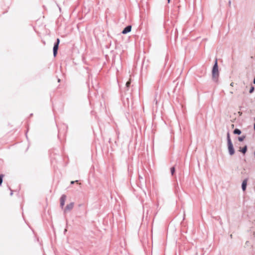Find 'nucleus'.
Listing matches in <instances>:
<instances>
[{
    "mask_svg": "<svg viewBox=\"0 0 255 255\" xmlns=\"http://www.w3.org/2000/svg\"><path fill=\"white\" fill-rule=\"evenodd\" d=\"M219 76V71L218 67L217 60H216L215 64L212 69V77L215 81H217Z\"/></svg>",
    "mask_w": 255,
    "mask_h": 255,
    "instance_id": "1",
    "label": "nucleus"
},
{
    "mask_svg": "<svg viewBox=\"0 0 255 255\" xmlns=\"http://www.w3.org/2000/svg\"><path fill=\"white\" fill-rule=\"evenodd\" d=\"M59 42H60V40L59 38H57L56 40V42L54 43L53 49V55L54 57H55L57 55Z\"/></svg>",
    "mask_w": 255,
    "mask_h": 255,
    "instance_id": "2",
    "label": "nucleus"
},
{
    "mask_svg": "<svg viewBox=\"0 0 255 255\" xmlns=\"http://www.w3.org/2000/svg\"><path fill=\"white\" fill-rule=\"evenodd\" d=\"M227 145L230 155H233L235 153V150L232 142L227 143Z\"/></svg>",
    "mask_w": 255,
    "mask_h": 255,
    "instance_id": "3",
    "label": "nucleus"
},
{
    "mask_svg": "<svg viewBox=\"0 0 255 255\" xmlns=\"http://www.w3.org/2000/svg\"><path fill=\"white\" fill-rule=\"evenodd\" d=\"M74 205V203L73 202H71L70 204H67L64 209V212L66 213L71 210L73 208Z\"/></svg>",
    "mask_w": 255,
    "mask_h": 255,
    "instance_id": "4",
    "label": "nucleus"
},
{
    "mask_svg": "<svg viewBox=\"0 0 255 255\" xmlns=\"http://www.w3.org/2000/svg\"><path fill=\"white\" fill-rule=\"evenodd\" d=\"M66 200V196L64 194L62 195L60 199V207L63 208L65 204V201Z\"/></svg>",
    "mask_w": 255,
    "mask_h": 255,
    "instance_id": "5",
    "label": "nucleus"
},
{
    "mask_svg": "<svg viewBox=\"0 0 255 255\" xmlns=\"http://www.w3.org/2000/svg\"><path fill=\"white\" fill-rule=\"evenodd\" d=\"M131 25H128L126 26L124 30L122 31V33L123 34H126L131 31Z\"/></svg>",
    "mask_w": 255,
    "mask_h": 255,
    "instance_id": "6",
    "label": "nucleus"
},
{
    "mask_svg": "<svg viewBox=\"0 0 255 255\" xmlns=\"http://www.w3.org/2000/svg\"><path fill=\"white\" fill-rule=\"evenodd\" d=\"M247 179H245L242 184V188L243 191H245L247 188Z\"/></svg>",
    "mask_w": 255,
    "mask_h": 255,
    "instance_id": "7",
    "label": "nucleus"
},
{
    "mask_svg": "<svg viewBox=\"0 0 255 255\" xmlns=\"http://www.w3.org/2000/svg\"><path fill=\"white\" fill-rule=\"evenodd\" d=\"M233 133L235 134H240L241 133V131L240 129H238V128H236L234 129V131H233Z\"/></svg>",
    "mask_w": 255,
    "mask_h": 255,
    "instance_id": "8",
    "label": "nucleus"
},
{
    "mask_svg": "<svg viewBox=\"0 0 255 255\" xmlns=\"http://www.w3.org/2000/svg\"><path fill=\"white\" fill-rule=\"evenodd\" d=\"M247 151V146L245 145L242 149L240 150V151L245 154Z\"/></svg>",
    "mask_w": 255,
    "mask_h": 255,
    "instance_id": "9",
    "label": "nucleus"
},
{
    "mask_svg": "<svg viewBox=\"0 0 255 255\" xmlns=\"http://www.w3.org/2000/svg\"><path fill=\"white\" fill-rule=\"evenodd\" d=\"M227 143L232 142V140L230 138V133L228 132L227 134Z\"/></svg>",
    "mask_w": 255,
    "mask_h": 255,
    "instance_id": "10",
    "label": "nucleus"
},
{
    "mask_svg": "<svg viewBox=\"0 0 255 255\" xmlns=\"http://www.w3.org/2000/svg\"><path fill=\"white\" fill-rule=\"evenodd\" d=\"M246 138V136L245 135H243L242 136H240L238 137V140L240 141H243Z\"/></svg>",
    "mask_w": 255,
    "mask_h": 255,
    "instance_id": "11",
    "label": "nucleus"
},
{
    "mask_svg": "<svg viewBox=\"0 0 255 255\" xmlns=\"http://www.w3.org/2000/svg\"><path fill=\"white\" fill-rule=\"evenodd\" d=\"M170 171H171V174L173 175V174L175 172V168H174V167H172L171 168Z\"/></svg>",
    "mask_w": 255,
    "mask_h": 255,
    "instance_id": "12",
    "label": "nucleus"
},
{
    "mask_svg": "<svg viewBox=\"0 0 255 255\" xmlns=\"http://www.w3.org/2000/svg\"><path fill=\"white\" fill-rule=\"evenodd\" d=\"M2 177L3 175H0V185H1L2 183Z\"/></svg>",
    "mask_w": 255,
    "mask_h": 255,
    "instance_id": "13",
    "label": "nucleus"
},
{
    "mask_svg": "<svg viewBox=\"0 0 255 255\" xmlns=\"http://www.w3.org/2000/svg\"><path fill=\"white\" fill-rule=\"evenodd\" d=\"M254 87L253 86H252L249 91L250 93H252L254 92Z\"/></svg>",
    "mask_w": 255,
    "mask_h": 255,
    "instance_id": "14",
    "label": "nucleus"
},
{
    "mask_svg": "<svg viewBox=\"0 0 255 255\" xmlns=\"http://www.w3.org/2000/svg\"><path fill=\"white\" fill-rule=\"evenodd\" d=\"M130 81H128L126 83V87H128V88L130 86Z\"/></svg>",
    "mask_w": 255,
    "mask_h": 255,
    "instance_id": "15",
    "label": "nucleus"
},
{
    "mask_svg": "<svg viewBox=\"0 0 255 255\" xmlns=\"http://www.w3.org/2000/svg\"><path fill=\"white\" fill-rule=\"evenodd\" d=\"M154 102H155V104L157 105L158 101L156 99V98H155Z\"/></svg>",
    "mask_w": 255,
    "mask_h": 255,
    "instance_id": "16",
    "label": "nucleus"
},
{
    "mask_svg": "<svg viewBox=\"0 0 255 255\" xmlns=\"http://www.w3.org/2000/svg\"><path fill=\"white\" fill-rule=\"evenodd\" d=\"M78 180H76V181H71V184H74L75 182H78Z\"/></svg>",
    "mask_w": 255,
    "mask_h": 255,
    "instance_id": "17",
    "label": "nucleus"
},
{
    "mask_svg": "<svg viewBox=\"0 0 255 255\" xmlns=\"http://www.w3.org/2000/svg\"><path fill=\"white\" fill-rule=\"evenodd\" d=\"M234 83L233 82H232L231 84H230V86H232V87H233L234 86Z\"/></svg>",
    "mask_w": 255,
    "mask_h": 255,
    "instance_id": "18",
    "label": "nucleus"
},
{
    "mask_svg": "<svg viewBox=\"0 0 255 255\" xmlns=\"http://www.w3.org/2000/svg\"><path fill=\"white\" fill-rule=\"evenodd\" d=\"M139 178L141 179H143L142 177H141L140 175H139Z\"/></svg>",
    "mask_w": 255,
    "mask_h": 255,
    "instance_id": "19",
    "label": "nucleus"
},
{
    "mask_svg": "<svg viewBox=\"0 0 255 255\" xmlns=\"http://www.w3.org/2000/svg\"><path fill=\"white\" fill-rule=\"evenodd\" d=\"M13 194V193H12V191L11 190V192H10V195L12 196Z\"/></svg>",
    "mask_w": 255,
    "mask_h": 255,
    "instance_id": "20",
    "label": "nucleus"
},
{
    "mask_svg": "<svg viewBox=\"0 0 255 255\" xmlns=\"http://www.w3.org/2000/svg\"><path fill=\"white\" fill-rule=\"evenodd\" d=\"M67 229H65L64 230V234H65V233H66V232H67Z\"/></svg>",
    "mask_w": 255,
    "mask_h": 255,
    "instance_id": "21",
    "label": "nucleus"
},
{
    "mask_svg": "<svg viewBox=\"0 0 255 255\" xmlns=\"http://www.w3.org/2000/svg\"><path fill=\"white\" fill-rule=\"evenodd\" d=\"M230 238H233V235H232V234H231V235H230Z\"/></svg>",
    "mask_w": 255,
    "mask_h": 255,
    "instance_id": "22",
    "label": "nucleus"
},
{
    "mask_svg": "<svg viewBox=\"0 0 255 255\" xmlns=\"http://www.w3.org/2000/svg\"><path fill=\"white\" fill-rule=\"evenodd\" d=\"M254 83L255 84V78L254 79Z\"/></svg>",
    "mask_w": 255,
    "mask_h": 255,
    "instance_id": "23",
    "label": "nucleus"
},
{
    "mask_svg": "<svg viewBox=\"0 0 255 255\" xmlns=\"http://www.w3.org/2000/svg\"><path fill=\"white\" fill-rule=\"evenodd\" d=\"M254 130H255V124H254Z\"/></svg>",
    "mask_w": 255,
    "mask_h": 255,
    "instance_id": "24",
    "label": "nucleus"
},
{
    "mask_svg": "<svg viewBox=\"0 0 255 255\" xmlns=\"http://www.w3.org/2000/svg\"><path fill=\"white\" fill-rule=\"evenodd\" d=\"M168 0V2L169 3L170 2V0Z\"/></svg>",
    "mask_w": 255,
    "mask_h": 255,
    "instance_id": "25",
    "label": "nucleus"
}]
</instances>
